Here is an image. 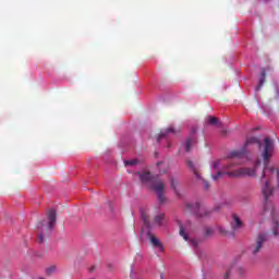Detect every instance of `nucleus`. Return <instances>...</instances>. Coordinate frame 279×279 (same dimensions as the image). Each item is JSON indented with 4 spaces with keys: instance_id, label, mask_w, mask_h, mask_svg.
<instances>
[{
    "instance_id": "f257e3e1",
    "label": "nucleus",
    "mask_w": 279,
    "mask_h": 279,
    "mask_svg": "<svg viewBox=\"0 0 279 279\" xmlns=\"http://www.w3.org/2000/svg\"><path fill=\"white\" fill-rule=\"evenodd\" d=\"M137 174L140 175L142 184H150V189L156 193L159 204H166L167 196L165 195V191H167V184H165V181L158 177L151 175V172H138Z\"/></svg>"
},
{
    "instance_id": "f03ea898",
    "label": "nucleus",
    "mask_w": 279,
    "mask_h": 279,
    "mask_svg": "<svg viewBox=\"0 0 279 279\" xmlns=\"http://www.w3.org/2000/svg\"><path fill=\"white\" fill-rule=\"evenodd\" d=\"M274 141L269 137H266L264 140V148L262 153V157L264 159V170L262 173V179L265 178V171H267V167H269V160L271 159V156H274Z\"/></svg>"
},
{
    "instance_id": "7ed1b4c3",
    "label": "nucleus",
    "mask_w": 279,
    "mask_h": 279,
    "mask_svg": "<svg viewBox=\"0 0 279 279\" xmlns=\"http://www.w3.org/2000/svg\"><path fill=\"white\" fill-rule=\"evenodd\" d=\"M254 144L258 145L259 149L263 147V143H260V140H258V137H247L246 142L244 143V147L241 150H232L229 155V158H243L247 146Z\"/></svg>"
},
{
    "instance_id": "20e7f679",
    "label": "nucleus",
    "mask_w": 279,
    "mask_h": 279,
    "mask_svg": "<svg viewBox=\"0 0 279 279\" xmlns=\"http://www.w3.org/2000/svg\"><path fill=\"white\" fill-rule=\"evenodd\" d=\"M227 175L229 178H243V175H247L248 178H256V168H240L227 172Z\"/></svg>"
},
{
    "instance_id": "39448f33",
    "label": "nucleus",
    "mask_w": 279,
    "mask_h": 279,
    "mask_svg": "<svg viewBox=\"0 0 279 279\" xmlns=\"http://www.w3.org/2000/svg\"><path fill=\"white\" fill-rule=\"evenodd\" d=\"M265 243H267V233H259L255 239V243L251 246L253 256H256L263 250Z\"/></svg>"
},
{
    "instance_id": "423d86ee",
    "label": "nucleus",
    "mask_w": 279,
    "mask_h": 279,
    "mask_svg": "<svg viewBox=\"0 0 279 279\" xmlns=\"http://www.w3.org/2000/svg\"><path fill=\"white\" fill-rule=\"evenodd\" d=\"M57 214H56V209H50L48 211V227L46 229V232L48 234H51V231L53 230V228L56 227V221H57Z\"/></svg>"
},
{
    "instance_id": "0eeeda50",
    "label": "nucleus",
    "mask_w": 279,
    "mask_h": 279,
    "mask_svg": "<svg viewBox=\"0 0 279 279\" xmlns=\"http://www.w3.org/2000/svg\"><path fill=\"white\" fill-rule=\"evenodd\" d=\"M153 226H158L159 228L167 226V216L162 213L157 214L154 217Z\"/></svg>"
},
{
    "instance_id": "6e6552de",
    "label": "nucleus",
    "mask_w": 279,
    "mask_h": 279,
    "mask_svg": "<svg viewBox=\"0 0 279 279\" xmlns=\"http://www.w3.org/2000/svg\"><path fill=\"white\" fill-rule=\"evenodd\" d=\"M148 239L154 247H157L160 252H165V246L160 243V240L156 238L151 232H148Z\"/></svg>"
},
{
    "instance_id": "1a4fd4ad",
    "label": "nucleus",
    "mask_w": 279,
    "mask_h": 279,
    "mask_svg": "<svg viewBox=\"0 0 279 279\" xmlns=\"http://www.w3.org/2000/svg\"><path fill=\"white\" fill-rule=\"evenodd\" d=\"M169 134H180V129H175L174 126H169L168 129L160 132L158 141H160V138H165L169 136Z\"/></svg>"
},
{
    "instance_id": "9d476101",
    "label": "nucleus",
    "mask_w": 279,
    "mask_h": 279,
    "mask_svg": "<svg viewBox=\"0 0 279 279\" xmlns=\"http://www.w3.org/2000/svg\"><path fill=\"white\" fill-rule=\"evenodd\" d=\"M262 193H263L266 202L274 194V187H271V185H269V181H266L265 185L262 189Z\"/></svg>"
},
{
    "instance_id": "9b49d317",
    "label": "nucleus",
    "mask_w": 279,
    "mask_h": 279,
    "mask_svg": "<svg viewBox=\"0 0 279 279\" xmlns=\"http://www.w3.org/2000/svg\"><path fill=\"white\" fill-rule=\"evenodd\" d=\"M232 219H233L231 222L232 230H240V228H243V221L241 220V218H239V216L233 215Z\"/></svg>"
},
{
    "instance_id": "f8f14e48",
    "label": "nucleus",
    "mask_w": 279,
    "mask_h": 279,
    "mask_svg": "<svg viewBox=\"0 0 279 279\" xmlns=\"http://www.w3.org/2000/svg\"><path fill=\"white\" fill-rule=\"evenodd\" d=\"M187 167L191 169V171L194 173V175L198 179L202 180V177L199 175V168L196 167L195 163L191 160H186Z\"/></svg>"
},
{
    "instance_id": "ddd939ff",
    "label": "nucleus",
    "mask_w": 279,
    "mask_h": 279,
    "mask_svg": "<svg viewBox=\"0 0 279 279\" xmlns=\"http://www.w3.org/2000/svg\"><path fill=\"white\" fill-rule=\"evenodd\" d=\"M195 143H197V140L195 137H189L184 143V150L187 153L191 151V149H193V145H195Z\"/></svg>"
},
{
    "instance_id": "4468645a",
    "label": "nucleus",
    "mask_w": 279,
    "mask_h": 279,
    "mask_svg": "<svg viewBox=\"0 0 279 279\" xmlns=\"http://www.w3.org/2000/svg\"><path fill=\"white\" fill-rule=\"evenodd\" d=\"M185 207L191 210V213H198V210L202 208L199 203H187L185 204Z\"/></svg>"
},
{
    "instance_id": "2eb2a0df",
    "label": "nucleus",
    "mask_w": 279,
    "mask_h": 279,
    "mask_svg": "<svg viewBox=\"0 0 279 279\" xmlns=\"http://www.w3.org/2000/svg\"><path fill=\"white\" fill-rule=\"evenodd\" d=\"M178 225L180 228V231H179L180 236H182L184 241H189V234H186V231L184 230V226H182L181 221H178Z\"/></svg>"
},
{
    "instance_id": "dca6fc26",
    "label": "nucleus",
    "mask_w": 279,
    "mask_h": 279,
    "mask_svg": "<svg viewBox=\"0 0 279 279\" xmlns=\"http://www.w3.org/2000/svg\"><path fill=\"white\" fill-rule=\"evenodd\" d=\"M142 219L146 228H151V222L149 221V216L142 211Z\"/></svg>"
},
{
    "instance_id": "f3484780",
    "label": "nucleus",
    "mask_w": 279,
    "mask_h": 279,
    "mask_svg": "<svg viewBox=\"0 0 279 279\" xmlns=\"http://www.w3.org/2000/svg\"><path fill=\"white\" fill-rule=\"evenodd\" d=\"M266 72L265 70L262 71V77L259 80V84L256 86L255 90H260L263 88V84H265V77H266Z\"/></svg>"
},
{
    "instance_id": "a211bd4d",
    "label": "nucleus",
    "mask_w": 279,
    "mask_h": 279,
    "mask_svg": "<svg viewBox=\"0 0 279 279\" xmlns=\"http://www.w3.org/2000/svg\"><path fill=\"white\" fill-rule=\"evenodd\" d=\"M170 189L174 191L175 195H180V193L178 192V180L171 179Z\"/></svg>"
},
{
    "instance_id": "6ab92c4d",
    "label": "nucleus",
    "mask_w": 279,
    "mask_h": 279,
    "mask_svg": "<svg viewBox=\"0 0 279 279\" xmlns=\"http://www.w3.org/2000/svg\"><path fill=\"white\" fill-rule=\"evenodd\" d=\"M213 234H215V230H213V228L210 227H205L204 229L205 239H208V236H213Z\"/></svg>"
},
{
    "instance_id": "aec40b11",
    "label": "nucleus",
    "mask_w": 279,
    "mask_h": 279,
    "mask_svg": "<svg viewBox=\"0 0 279 279\" xmlns=\"http://www.w3.org/2000/svg\"><path fill=\"white\" fill-rule=\"evenodd\" d=\"M207 122L209 123V125H219V119L216 117H208L207 118Z\"/></svg>"
},
{
    "instance_id": "412c9836",
    "label": "nucleus",
    "mask_w": 279,
    "mask_h": 279,
    "mask_svg": "<svg viewBox=\"0 0 279 279\" xmlns=\"http://www.w3.org/2000/svg\"><path fill=\"white\" fill-rule=\"evenodd\" d=\"M141 161L138 159H131V160H126L124 161L125 167L130 166V167H134L136 165H138Z\"/></svg>"
},
{
    "instance_id": "4be33fe9",
    "label": "nucleus",
    "mask_w": 279,
    "mask_h": 279,
    "mask_svg": "<svg viewBox=\"0 0 279 279\" xmlns=\"http://www.w3.org/2000/svg\"><path fill=\"white\" fill-rule=\"evenodd\" d=\"M278 228H279L278 220H274L272 221V234H274V236H278Z\"/></svg>"
},
{
    "instance_id": "5701e85b",
    "label": "nucleus",
    "mask_w": 279,
    "mask_h": 279,
    "mask_svg": "<svg viewBox=\"0 0 279 279\" xmlns=\"http://www.w3.org/2000/svg\"><path fill=\"white\" fill-rule=\"evenodd\" d=\"M223 175H228V172H218L217 174H213L211 178L217 182V180H219V178H223Z\"/></svg>"
},
{
    "instance_id": "b1692460",
    "label": "nucleus",
    "mask_w": 279,
    "mask_h": 279,
    "mask_svg": "<svg viewBox=\"0 0 279 279\" xmlns=\"http://www.w3.org/2000/svg\"><path fill=\"white\" fill-rule=\"evenodd\" d=\"M56 271V266H50L49 268L46 269L47 276H51V274H54Z\"/></svg>"
},
{
    "instance_id": "393cba45",
    "label": "nucleus",
    "mask_w": 279,
    "mask_h": 279,
    "mask_svg": "<svg viewBox=\"0 0 279 279\" xmlns=\"http://www.w3.org/2000/svg\"><path fill=\"white\" fill-rule=\"evenodd\" d=\"M38 243H45V235L43 233H39L37 235Z\"/></svg>"
},
{
    "instance_id": "a878e982",
    "label": "nucleus",
    "mask_w": 279,
    "mask_h": 279,
    "mask_svg": "<svg viewBox=\"0 0 279 279\" xmlns=\"http://www.w3.org/2000/svg\"><path fill=\"white\" fill-rule=\"evenodd\" d=\"M190 245H192V247H197V245H199V243L197 242V240L191 239L190 240Z\"/></svg>"
},
{
    "instance_id": "bb28decb",
    "label": "nucleus",
    "mask_w": 279,
    "mask_h": 279,
    "mask_svg": "<svg viewBox=\"0 0 279 279\" xmlns=\"http://www.w3.org/2000/svg\"><path fill=\"white\" fill-rule=\"evenodd\" d=\"M203 184H204L205 191H208V189H210V183H208V181L203 180Z\"/></svg>"
},
{
    "instance_id": "cd10ccee",
    "label": "nucleus",
    "mask_w": 279,
    "mask_h": 279,
    "mask_svg": "<svg viewBox=\"0 0 279 279\" xmlns=\"http://www.w3.org/2000/svg\"><path fill=\"white\" fill-rule=\"evenodd\" d=\"M238 274H239L240 276H245V268L239 267V268H238Z\"/></svg>"
},
{
    "instance_id": "c85d7f7f",
    "label": "nucleus",
    "mask_w": 279,
    "mask_h": 279,
    "mask_svg": "<svg viewBox=\"0 0 279 279\" xmlns=\"http://www.w3.org/2000/svg\"><path fill=\"white\" fill-rule=\"evenodd\" d=\"M225 279H230V270H227L225 274Z\"/></svg>"
},
{
    "instance_id": "c756f323",
    "label": "nucleus",
    "mask_w": 279,
    "mask_h": 279,
    "mask_svg": "<svg viewBox=\"0 0 279 279\" xmlns=\"http://www.w3.org/2000/svg\"><path fill=\"white\" fill-rule=\"evenodd\" d=\"M219 167V161L214 162V169H217Z\"/></svg>"
},
{
    "instance_id": "7c9ffc66",
    "label": "nucleus",
    "mask_w": 279,
    "mask_h": 279,
    "mask_svg": "<svg viewBox=\"0 0 279 279\" xmlns=\"http://www.w3.org/2000/svg\"><path fill=\"white\" fill-rule=\"evenodd\" d=\"M258 165H260V159H257L255 162V167H258Z\"/></svg>"
},
{
    "instance_id": "2f4dec72",
    "label": "nucleus",
    "mask_w": 279,
    "mask_h": 279,
    "mask_svg": "<svg viewBox=\"0 0 279 279\" xmlns=\"http://www.w3.org/2000/svg\"><path fill=\"white\" fill-rule=\"evenodd\" d=\"M232 165H234L233 162H230L228 166H227V169H232Z\"/></svg>"
},
{
    "instance_id": "473e14b6",
    "label": "nucleus",
    "mask_w": 279,
    "mask_h": 279,
    "mask_svg": "<svg viewBox=\"0 0 279 279\" xmlns=\"http://www.w3.org/2000/svg\"><path fill=\"white\" fill-rule=\"evenodd\" d=\"M160 165H165V162L163 161L157 162V167H160Z\"/></svg>"
},
{
    "instance_id": "72a5a7b5",
    "label": "nucleus",
    "mask_w": 279,
    "mask_h": 279,
    "mask_svg": "<svg viewBox=\"0 0 279 279\" xmlns=\"http://www.w3.org/2000/svg\"><path fill=\"white\" fill-rule=\"evenodd\" d=\"M161 279H165V278L161 276Z\"/></svg>"
}]
</instances>
